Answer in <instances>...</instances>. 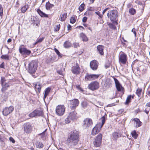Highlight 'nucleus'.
<instances>
[{
  "label": "nucleus",
  "mask_w": 150,
  "mask_h": 150,
  "mask_svg": "<svg viewBox=\"0 0 150 150\" xmlns=\"http://www.w3.org/2000/svg\"><path fill=\"white\" fill-rule=\"evenodd\" d=\"M137 30L134 28H133L132 30V32L134 34V36L136 37L137 36Z\"/></svg>",
  "instance_id": "obj_49"
},
{
  "label": "nucleus",
  "mask_w": 150,
  "mask_h": 150,
  "mask_svg": "<svg viewBox=\"0 0 150 150\" xmlns=\"http://www.w3.org/2000/svg\"><path fill=\"white\" fill-rule=\"evenodd\" d=\"M110 28H112L113 29H115L116 28V27L112 24H109Z\"/></svg>",
  "instance_id": "obj_54"
},
{
  "label": "nucleus",
  "mask_w": 150,
  "mask_h": 150,
  "mask_svg": "<svg viewBox=\"0 0 150 150\" xmlns=\"http://www.w3.org/2000/svg\"><path fill=\"white\" fill-rule=\"evenodd\" d=\"M98 63L95 60L91 61L90 63L91 68L93 70H96L98 68Z\"/></svg>",
  "instance_id": "obj_16"
},
{
  "label": "nucleus",
  "mask_w": 150,
  "mask_h": 150,
  "mask_svg": "<svg viewBox=\"0 0 150 150\" xmlns=\"http://www.w3.org/2000/svg\"><path fill=\"white\" fill-rule=\"evenodd\" d=\"M85 6V4H82L79 6V10L80 11H82L84 10V8Z\"/></svg>",
  "instance_id": "obj_42"
},
{
  "label": "nucleus",
  "mask_w": 150,
  "mask_h": 150,
  "mask_svg": "<svg viewBox=\"0 0 150 150\" xmlns=\"http://www.w3.org/2000/svg\"><path fill=\"white\" fill-rule=\"evenodd\" d=\"M51 90V88H50L48 87L46 89L45 94L44 95V99L47 96L49 92H50Z\"/></svg>",
  "instance_id": "obj_30"
},
{
  "label": "nucleus",
  "mask_w": 150,
  "mask_h": 150,
  "mask_svg": "<svg viewBox=\"0 0 150 150\" xmlns=\"http://www.w3.org/2000/svg\"><path fill=\"white\" fill-rule=\"evenodd\" d=\"M71 119H70L69 117H68H68L66 118L65 120V123L67 124L71 122Z\"/></svg>",
  "instance_id": "obj_50"
},
{
  "label": "nucleus",
  "mask_w": 150,
  "mask_h": 150,
  "mask_svg": "<svg viewBox=\"0 0 150 150\" xmlns=\"http://www.w3.org/2000/svg\"><path fill=\"white\" fill-rule=\"evenodd\" d=\"M67 13H65L61 14L59 18V20L62 21H64L67 18Z\"/></svg>",
  "instance_id": "obj_24"
},
{
  "label": "nucleus",
  "mask_w": 150,
  "mask_h": 150,
  "mask_svg": "<svg viewBox=\"0 0 150 150\" xmlns=\"http://www.w3.org/2000/svg\"><path fill=\"white\" fill-rule=\"evenodd\" d=\"M119 62L123 64H125L127 61V56L123 52H120L119 54Z\"/></svg>",
  "instance_id": "obj_4"
},
{
  "label": "nucleus",
  "mask_w": 150,
  "mask_h": 150,
  "mask_svg": "<svg viewBox=\"0 0 150 150\" xmlns=\"http://www.w3.org/2000/svg\"><path fill=\"white\" fill-rule=\"evenodd\" d=\"M28 8V5H25L23 6L21 8V11L22 13H25Z\"/></svg>",
  "instance_id": "obj_32"
},
{
  "label": "nucleus",
  "mask_w": 150,
  "mask_h": 150,
  "mask_svg": "<svg viewBox=\"0 0 150 150\" xmlns=\"http://www.w3.org/2000/svg\"><path fill=\"white\" fill-rule=\"evenodd\" d=\"M77 88L79 89L81 91L83 92V89L80 87L79 86H77Z\"/></svg>",
  "instance_id": "obj_61"
},
{
  "label": "nucleus",
  "mask_w": 150,
  "mask_h": 150,
  "mask_svg": "<svg viewBox=\"0 0 150 150\" xmlns=\"http://www.w3.org/2000/svg\"><path fill=\"white\" fill-rule=\"evenodd\" d=\"M99 83L96 81L91 82L89 84L88 86V89L92 91L97 90L99 88Z\"/></svg>",
  "instance_id": "obj_7"
},
{
  "label": "nucleus",
  "mask_w": 150,
  "mask_h": 150,
  "mask_svg": "<svg viewBox=\"0 0 150 150\" xmlns=\"http://www.w3.org/2000/svg\"><path fill=\"white\" fill-rule=\"evenodd\" d=\"M134 120L135 122L137 127H138L142 125V123L140 121L139 119L135 118Z\"/></svg>",
  "instance_id": "obj_26"
},
{
  "label": "nucleus",
  "mask_w": 150,
  "mask_h": 150,
  "mask_svg": "<svg viewBox=\"0 0 150 150\" xmlns=\"http://www.w3.org/2000/svg\"><path fill=\"white\" fill-rule=\"evenodd\" d=\"M104 48V46L102 45H99L97 47V49L99 53L101 55H103L104 54L103 51Z\"/></svg>",
  "instance_id": "obj_20"
},
{
  "label": "nucleus",
  "mask_w": 150,
  "mask_h": 150,
  "mask_svg": "<svg viewBox=\"0 0 150 150\" xmlns=\"http://www.w3.org/2000/svg\"><path fill=\"white\" fill-rule=\"evenodd\" d=\"M112 139L115 140H116L117 138L120 137V134L119 133L115 132L112 134Z\"/></svg>",
  "instance_id": "obj_22"
},
{
  "label": "nucleus",
  "mask_w": 150,
  "mask_h": 150,
  "mask_svg": "<svg viewBox=\"0 0 150 150\" xmlns=\"http://www.w3.org/2000/svg\"><path fill=\"white\" fill-rule=\"evenodd\" d=\"M3 8L1 5H0V16H2L3 15Z\"/></svg>",
  "instance_id": "obj_47"
},
{
  "label": "nucleus",
  "mask_w": 150,
  "mask_h": 150,
  "mask_svg": "<svg viewBox=\"0 0 150 150\" xmlns=\"http://www.w3.org/2000/svg\"><path fill=\"white\" fill-rule=\"evenodd\" d=\"M24 129L25 132L26 133H31L32 130V127L31 125L29 123L25 124L24 125Z\"/></svg>",
  "instance_id": "obj_11"
},
{
  "label": "nucleus",
  "mask_w": 150,
  "mask_h": 150,
  "mask_svg": "<svg viewBox=\"0 0 150 150\" xmlns=\"http://www.w3.org/2000/svg\"><path fill=\"white\" fill-rule=\"evenodd\" d=\"M36 113H35V110L33 112L30 114L29 116L30 117H35L36 116Z\"/></svg>",
  "instance_id": "obj_43"
},
{
  "label": "nucleus",
  "mask_w": 150,
  "mask_h": 150,
  "mask_svg": "<svg viewBox=\"0 0 150 150\" xmlns=\"http://www.w3.org/2000/svg\"><path fill=\"white\" fill-rule=\"evenodd\" d=\"M79 134L76 131L71 132L68 137L67 142L68 145L71 147L76 145L79 141Z\"/></svg>",
  "instance_id": "obj_1"
},
{
  "label": "nucleus",
  "mask_w": 150,
  "mask_h": 150,
  "mask_svg": "<svg viewBox=\"0 0 150 150\" xmlns=\"http://www.w3.org/2000/svg\"><path fill=\"white\" fill-rule=\"evenodd\" d=\"M13 110V107L12 106H10L9 108H5L3 111V114L5 116H7L12 112Z\"/></svg>",
  "instance_id": "obj_12"
},
{
  "label": "nucleus",
  "mask_w": 150,
  "mask_h": 150,
  "mask_svg": "<svg viewBox=\"0 0 150 150\" xmlns=\"http://www.w3.org/2000/svg\"><path fill=\"white\" fill-rule=\"evenodd\" d=\"M72 72L75 74H78L80 72V68L79 65L77 63L72 67L71 68Z\"/></svg>",
  "instance_id": "obj_10"
},
{
  "label": "nucleus",
  "mask_w": 150,
  "mask_h": 150,
  "mask_svg": "<svg viewBox=\"0 0 150 150\" xmlns=\"http://www.w3.org/2000/svg\"><path fill=\"white\" fill-rule=\"evenodd\" d=\"M80 36L83 41H87L88 40V38L84 33H81L80 34Z\"/></svg>",
  "instance_id": "obj_28"
},
{
  "label": "nucleus",
  "mask_w": 150,
  "mask_h": 150,
  "mask_svg": "<svg viewBox=\"0 0 150 150\" xmlns=\"http://www.w3.org/2000/svg\"><path fill=\"white\" fill-rule=\"evenodd\" d=\"M55 60L54 57L51 56L47 58L46 62L47 64H50L53 62Z\"/></svg>",
  "instance_id": "obj_25"
},
{
  "label": "nucleus",
  "mask_w": 150,
  "mask_h": 150,
  "mask_svg": "<svg viewBox=\"0 0 150 150\" xmlns=\"http://www.w3.org/2000/svg\"><path fill=\"white\" fill-rule=\"evenodd\" d=\"M114 80L115 82L116 87L117 91H120L121 89L123 88L122 87L116 79L114 78Z\"/></svg>",
  "instance_id": "obj_17"
},
{
  "label": "nucleus",
  "mask_w": 150,
  "mask_h": 150,
  "mask_svg": "<svg viewBox=\"0 0 150 150\" xmlns=\"http://www.w3.org/2000/svg\"><path fill=\"white\" fill-rule=\"evenodd\" d=\"M102 134H99L95 139L93 144L95 147H99L100 146L102 142Z\"/></svg>",
  "instance_id": "obj_5"
},
{
  "label": "nucleus",
  "mask_w": 150,
  "mask_h": 150,
  "mask_svg": "<svg viewBox=\"0 0 150 150\" xmlns=\"http://www.w3.org/2000/svg\"><path fill=\"white\" fill-rule=\"evenodd\" d=\"M71 25H70L68 24V25L67 28H68V30H70L71 29Z\"/></svg>",
  "instance_id": "obj_63"
},
{
  "label": "nucleus",
  "mask_w": 150,
  "mask_h": 150,
  "mask_svg": "<svg viewBox=\"0 0 150 150\" xmlns=\"http://www.w3.org/2000/svg\"><path fill=\"white\" fill-rule=\"evenodd\" d=\"M132 97V98H133V96H132L131 95H129L127 96L125 103V104H128L130 102Z\"/></svg>",
  "instance_id": "obj_33"
},
{
  "label": "nucleus",
  "mask_w": 150,
  "mask_h": 150,
  "mask_svg": "<svg viewBox=\"0 0 150 150\" xmlns=\"http://www.w3.org/2000/svg\"><path fill=\"white\" fill-rule=\"evenodd\" d=\"M79 101L77 99H75L70 101V107L71 109H74L79 105Z\"/></svg>",
  "instance_id": "obj_15"
},
{
  "label": "nucleus",
  "mask_w": 150,
  "mask_h": 150,
  "mask_svg": "<svg viewBox=\"0 0 150 150\" xmlns=\"http://www.w3.org/2000/svg\"><path fill=\"white\" fill-rule=\"evenodd\" d=\"M54 50L56 53H57V54L58 55V56L60 57H61V54L59 52L58 50L57 49H56V48H54Z\"/></svg>",
  "instance_id": "obj_46"
},
{
  "label": "nucleus",
  "mask_w": 150,
  "mask_h": 150,
  "mask_svg": "<svg viewBox=\"0 0 150 150\" xmlns=\"http://www.w3.org/2000/svg\"><path fill=\"white\" fill-rule=\"evenodd\" d=\"M88 104L86 101H83L81 103V105L82 107L84 108H86L87 107Z\"/></svg>",
  "instance_id": "obj_38"
},
{
  "label": "nucleus",
  "mask_w": 150,
  "mask_h": 150,
  "mask_svg": "<svg viewBox=\"0 0 150 150\" xmlns=\"http://www.w3.org/2000/svg\"><path fill=\"white\" fill-rule=\"evenodd\" d=\"M95 13L97 15H98L100 17H101V16L100 14V13L99 11L96 12Z\"/></svg>",
  "instance_id": "obj_59"
},
{
  "label": "nucleus",
  "mask_w": 150,
  "mask_h": 150,
  "mask_svg": "<svg viewBox=\"0 0 150 150\" xmlns=\"http://www.w3.org/2000/svg\"><path fill=\"white\" fill-rule=\"evenodd\" d=\"M1 86L2 88L1 89V91L2 92H4L10 86V83L9 82H6L4 83Z\"/></svg>",
  "instance_id": "obj_19"
},
{
  "label": "nucleus",
  "mask_w": 150,
  "mask_h": 150,
  "mask_svg": "<svg viewBox=\"0 0 150 150\" xmlns=\"http://www.w3.org/2000/svg\"><path fill=\"white\" fill-rule=\"evenodd\" d=\"M100 120L102 121V123H98L99 125L101 127H102L103 126V125L105 123V117L104 116L102 117L101 118Z\"/></svg>",
  "instance_id": "obj_31"
},
{
  "label": "nucleus",
  "mask_w": 150,
  "mask_h": 150,
  "mask_svg": "<svg viewBox=\"0 0 150 150\" xmlns=\"http://www.w3.org/2000/svg\"><path fill=\"white\" fill-rule=\"evenodd\" d=\"M64 47L66 48H69L72 46L71 43L68 41H66L64 44Z\"/></svg>",
  "instance_id": "obj_27"
},
{
  "label": "nucleus",
  "mask_w": 150,
  "mask_h": 150,
  "mask_svg": "<svg viewBox=\"0 0 150 150\" xmlns=\"http://www.w3.org/2000/svg\"><path fill=\"white\" fill-rule=\"evenodd\" d=\"M0 68H4V63L3 62L0 65Z\"/></svg>",
  "instance_id": "obj_58"
},
{
  "label": "nucleus",
  "mask_w": 150,
  "mask_h": 150,
  "mask_svg": "<svg viewBox=\"0 0 150 150\" xmlns=\"http://www.w3.org/2000/svg\"><path fill=\"white\" fill-rule=\"evenodd\" d=\"M38 67L37 62L35 60L32 61L28 65V72L30 74H34L36 72Z\"/></svg>",
  "instance_id": "obj_2"
},
{
  "label": "nucleus",
  "mask_w": 150,
  "mask_h": 150,
  "mask_svg": "<svg viewBox=\"0 0 150 150\" xmlns=\"http://www.w3.org/2000/svg\"><path fill=\"white\" fill-rule=\"evenodd\" d=\"M76 114V113L75 112H71L70 113L68 116V117H69L71 120L76 119L77 118Z\"/></svg>",
  "instance_id": "obj_18"
},
{
  "label": "nucleus",
  "mask_w": 150,
  "mask_h": 150,
  "mask_svg": "<svg viewBox=\"0 0 150 150\" xmlns=\"http://www.w3.org/2000/svg\"><path fill=\"white\" fill-rule=\"evenodd\" d=\"M142 90L141 88H138L136 91V93L137 95L138 96L140 97L141 94Z\"/></svg>",
  "instance_id": "obj_37"
},
{
  "label": "nucleus",
  "mask_w": 150,
  "mask_h": 150,
  "mask_svg": "<svg viewBox=\"0 0 150 150\" xmlns=\"http://www.w3.org/2000/svg\"><path fill=\"white\" fill-rule=\"evenodd\" d=\"M107 16L111 21H115L118 16V13L117 11L114 10L108 11Z\"/></svg>",
  "instance_id": "obj_3"
},
{
  "label": "nucleus",
  "mask_w": 150,
  "mask_h": 150,
  "mask_svg": "<svg viewBox=\"0 0 150 150\" xmlns=\"http://www.w3.org/2000/svg\"><path fill=\"white\" fill-rule=\"evenodd\" d=\"M44 39V37H42L40 38L39 39H38L36 40V41L35 43V44H36L39 43L41 42Z\"/></svg>",
  "instance_id": "obj_40"
},
{
  "label": "nucleus",
  "mask_w": 150,
  "mask_h": 150,
  "mask_svg": "<svg viewBox=\"0 0 150 150\" xmlns=\"http://www.w3.org/2000/svg\"><path fill=\"white\" fill-rule=\"evenodd\" d=\"M57 72L60 75H63V71L62 70H58Z\"/></svg>",
  "instance_id": "obj_53"
},
{
  "label": "nucleus",
  "mask_w": 150,
  "mask_h": 150,
  "mask_svg": "<svg viewBox=\"0 0 150 150\" xmlns=\"http://www.w3.org/2000/svg\"><path fill=\"white\" fill-rule=\"evenodd\" d=\"M87 20V18L86 17H83L82 19V21L83 23H85L86 21Z\"/></svg>",
  "instance_id": "obj_56"
},
{
  "label": "nucleus",
  "mask_w": 150,
  "mask_h": 150,
  "mask_svg": "<svg viewBox=\"0 0 150 150\" xmlns=\"http://www.w3.org/2000/svg\"><path fill=\"white\" fill-rule=\"evenodd\" d=\"M36 147L39 148H42L43 146V144L39 142H37L36 143Z\"/></svg>",
  "instance_id": "obj_34"
},
{
  "label": "nucleus",
  "mask_w": 150,
  "mask_h": 150,
  "mask_svg": "<svg viewBox=\"0 0 150 150\" xmlns=\"http://www.w3.org/2000/svg\"><path fill=\"white\" fill-rule=\"evenodd\" d=\"M98 74H87L85 76V79L86 81H92L98 79L99 76Z\"/></svg>",
  "instance_id": "obj_9"
},
{
  "label": "nucleus",
  "mask_w": 150,
  "mask_h": 150,
  "mask_svg": "<svg viewBox=\"0 0 150 150\" xmlns=\"http://www.w3.org/2000/svg\"><path fill=\"white\" fill-rule=\"evenodd\" d=\"M93 124V122L92 119L88 118L85 119L83 121V126L86 128L91 127Z\"/></svg>",
  "instance_id": "obj_8"
},
{
  "label": "nucleus",
  "mask_w": 150,
  "mask_h": 150,
  "mask_svg": "<svg viewBox=\"0 0 150 150\" xmlns=\"http://www.w3.org/2000/svg\"><path fill=\"white\" fill-rule=\"evenodd\" d=\"M65 107L64 105H58L56 108V112L59 116L62 115L65 111Z\"/></svg>",
  "instance_id": "obj_6"
},
{
  "label": "nucleus",
  "mask_w": 150,
  "mask_h": 150,
  "mask_svg": "<svg viewBox=\"0 0 150 150\" xmlns=\"http://www.w3.org/2000/svg\"><path fill=\"white\" fill-rule=\"evenodd\" d=\"M9 140L11 142L13 143H15V141L14 140L12 137H10L9 138Z\"/></svg>",
  "instance_id": "obj_57"
},
{
  "label": "nucleus",
  "mask_w": 150,
  "mask_h": 150,
  "mask_svg": "<svg viewBox=\"0 0 150 150\" xmlns=\"http://www.w3.org/2000/svg\"><path fill=\"white\" fill-rule=\"evenodd\" d=\"M41 88V85L39 83H37L35 86V90L37 93H40Z\"/></svg>",
  "instance_id": "obj_21"
},
{
  "label": "nucleus",
  "mask_w": 150,
  "mask_h": 150,
  "mask_svg": "<svg viewBox=\"0 0 150 150\" xmlns=\"http://www.w3.org/2000/svg\"><path fill=\"white\" fill-rule=\"evenodd\" d=\"M129 12L132 15H134L136 13V10L133 8H131L129 9Z\"/></svg>",
  "instance_id": "obj_41"
},
{
  "label": "nucleus",
  "mask_w": 150,
  "mask_h": 150,
  "mask_svg": "<svg viewBox=\"0 0 150 150\" xmlns=\"http://www.w3.org/2000/svg\"><path fill=\"white\" fill-rule=\"evenodd\" d=\"M105 84L106 85V86H107L108 87H110L111 86V83L110 79H106Z\"/></svg>",
  "instance_id": "obj_36"
},
{
  "label": "nucleus",
  "mask_w": 150,
  "mask_h": 150,
  "mask_svg": "<svg viewBox=\"0 0 150 150\" xmlns=\"http://www.w3.org/2000/svg\"><path fill=\"white\" fill-rule=\"evenodd\" d=\"M76 21L75 18L74 17H72L70 19V22L71 23H74Z\"/></svg>",
  "instance_id": "obj_48"
},
{
  "label": "nucleus",
  "mask_w": 150,
  "mask_h": 150,
  "mask_svg": "<svg viewBox=\"0 0 150 150\" xmlns=\"http://www.w3.org/2000/svg\"><path fill=\"white\" fill-rule=\"evenodd\" d=\"M123 109H120V110H119V111H118V112L119 113H122L123 112Z\"/></svg>",
  "instance_id": "obj_64"
},
{
  "label": "nucleus",
  "mask_w": 150,
  "mask_h": 150,
  "mask_svg": "<svg viewBox=\"0 0 150 150\" xmlns=\"http://www.w3.org/2000/svg\"><path fill=\"white\" fill-rule=\"evenodd\" d=\"M60 24L58 25H57L56 27L55 28V30L56 31H59L60 28Z\"/></svg>",
  "instance_id": "obj_51"
},
{
  "label": "nucleus",
  "mask_w": 150,
  "mask_h": 150,
  "mask_svg": "<svg viewBox=\"0 0 150 150\" xmlns=\"http://www.w3.org/2000/svg\"><path fill=\"white\" fill-rule=\"evenodd\" d=\"M149 109L147 108H146L145 110H144V112L147 114H148L149 112Z\"/></svg>",
  "instance_id": "obj_60"
},
{
  "label": "nucleus",
  "mask_w": 150,
  "mask_h": 150,
  "mask_svg": "<svg viewBox=\"0 0 150 150\" xmlns=\"http://www.w3.org/2000/svg\"><path fill=\"white\" fill-rule=\"evenodd\" d=\"M101 127L98 124H97L94 127L92 131L91 134L93 135H95L99 132L101 128Z\"/></svg>",
  "instance_id": "obj_13"
},
{
  "label": "nucleus",
  "mask_w": 150,
  "mask_h": 150,
  "mask_svg": "<svg viewBox=\"0 0 150 150\" xmlns=\"http://www.w3.org/2000/svg\"><path fill=\"white\" fill-rule=\"evenodd\" d=\"M72 46L75 48H77L79 46V43L78 42H74L73 43Z\"/></svg>",
  "instance_id": "obj_44"
},
{
  "label": "nucleus",
  "mask_w": 150,
  "mask_h": 150,
  "mask_svg": "<svg viewBox=\"0 0 150 150\" xmlns=\"http://www.w3.org/2000/svg\"><path fill=\"white\" fill-rule=\"evenodd\" d=\"M54 6V5L52 4H50L49 2L47 3L46 4V9L47 10H50Z\"/></svg>",
  "instance_id": "obj_29"
},
{
  "label": "nucleus",
  "mask_w": 150,
  "mask_h": 150,
  "mask_svg": "<svg viewBox=\"0 0 150 150\" xmlns=\"http://www.w3.org/2000/svg\"><path fill=\"white\" fill-rule=\"evenodd\" d=\"M46 131V130H45L44 132H42V133H41V134H40V135L41 136V137L42 138L44 137L45 136V131Z\"/></svg>",
  "instance_id": "obj_52"
},
{
  "label": "nucleus",
  "mask_w": 150,
  "mask_h": 150,
  "mask_svg": "<svg viewBox=\"0 0 150 150\" xmlns=\"http://www.w3.org/2000/svg\"><path fill=\"white\" fill-rule=\"evenodd\" d=\"M1 58L5 60H8L9 59V57L7 55H2L1 56Z\"/></svg>",
  "instance_id": "obj_39"
},
{
  "label": "nucleus",
  "mask_w": 150,
  "mask_h": 150,
  "mask_svg": "<svg viewBox=\"0 0 150 150\" xmlns=\"http://www.w3.org/2000/svg\"><path fill=\"white\" fill-rule=\"evenodd\" d=\"M131 134L133 137H135L136 135V133L135 131H133L131 132Z\"/></svg>",
  "instance_id": "obj_55"
},
{
  "label": "nucleus",
  "mask_w": 150,
  "mask_h": 150,
  "mask_svg": "<svg viewBox=\"0 0 150 150\" xmlns=\"http://www.w3.org/2000/svg\"><path fill=\"white\" fill-rule=\"evenodd\" d=\"M19 52L21 54L23 55H29L31 53V51L25 48H20Z\"/></svg>",
  "instance_id": "obj_14"
},
{
  "label": "nucleus",
  "mask_w": 150,
  "mask_h": 150,
  "mask_svg": "<svg viewBox=\"0 0 150 150\" xmlns=\"http://www.w3.org/2000/svg\"><path fill=\"white\" fill-rule=\"evenodd\" d=\"M36 116H42L43 115L42 112L41 111L35 110Z\"/></svg>",
  "instance_id": "obj_35"
},
{
  "label": "nucleus",
  "mask_w": 150,
  "mask_h": 150,
  "mask_svg": "<svg viewBox=\"0 0 150 150\" xmlns=\"http://www.w3.org/2000/svg\"><path fill=\"white\" fill-rule=\"evenodd\" d=\"M6 79H5V77H1V85L2 84H3L4 83H6Z\"/></svg>",
  "instance_id": "obj_45"
},
{
  "label": "nucleus",
  "mask_w": 150,
  "mask_h": 150,
  "mask_svg": "<svg viewBox=\"0 0 150 150\" xmlns=\"http://www.w3.org/2000/svg\"><path fill=\"white\" fill-rule=\"evenodd\" d=\"M108 9V8L105 9L103 11V14Z\"/></svg>",
  "instance_id": "obj_62"
},
{
  "label": "nucleus",
  "mask_w": 150,
  "mask_h": 150,
  "mask_svg": "<svg viewBox=\"0 0 150 150\" xmlns=\"http://www.w3.org/2000/svg\"><path fill=\"white\" fill-rule=\"evenodd\" d=\"M37 12L39 14V15L42 17L48 18V16L47 15L45 14V13H43L41 11L40 9H38L37 11Z\"/></svg>",
  "instance_id": "obj_23"
}]
</instances>
